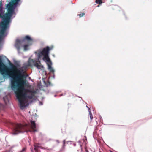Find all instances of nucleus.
I'll return each mask as SVG.
<instances>
[{
  "label": "nucleus",
  "mask_w": 152,
  "mask_h": 152,
  "mask_svg": "<svg viewBox=\"0 0 152 152\" xmlns=\"http://www.w3.org/2000/svg\"><path fill=\"white\" fill-rule=\"evenodd\" d=\"M31 129L29 130L30 132H35L37 131V129H35L36 127V124L35 122L32 120L31 121Z\"/></svg>",
  "instance_id": "nucleus-6"
},
{
  "label": "nucleus",
  "mask_w": 152,
  "mask_h": 152,
  "mask_svg": "<svg viewBox=\"0 0 152 152\" xmlns=\"http://www.w3.org/2000/svg\"><path fill=\"white\" fill-rule=\"evenodd\" d=\"M111 152H112V151H111Z\"/></svg>",
  "instance_id": "nucleus-18"
},
{
  "label": "nucleus",
  "mask_w": 152,
  "mask_h": 152,
  "mask_svg": "<svg viewBox=\"0 0 152 152\" xmlns=\"http://www.w3.org/2000/svg\"><path fill=\"white\" fill-rule=\"evenodd\" d=\"M30 45L29 44L25 45L23 46V48L24 50L26 51L28 50V47Z\"/></svg>",
  "instance_id": "nucleus-9"
},
{
  "label": "nucleus",
  "mask_w": 152,
  "mask_h": 152,
  "mask_svg": "<svg viewBox=\"0 0 152 152\" xmlns=\"http://www.w3.org/2000/svg\"><path fill=\"white\" fill-rule=\"evenodd\" d=\"M34 150H35L37 152H38V148L36 146V145H34Z\"/></svg>",
  "instance_id": "nucleus-13"
},
{
  "label": "nucleus",
  "mask_w": 152,
  "mask_h": 152,
  "mask_svg": "<svg viewBox=\"0 0 152 152\" xmlns=\"http://www.w3.org/2000/svg\"><path fill=\"white\" fill-rule=\"evenodd\" d=\"M26 40L29 42L32 41V39L29 36H26L23 38V41Z\"/></svg>",
  "instance_id": "nucleus-8"
},
{
  "label": "nucleus",
  "mask_w": 152,
  "mask_h": 152,
  "mask_svg": "<svg viewBox=\"0 0 152 152\" xmlns=\"http://www.w3.org/2000/svg\"><path fill=\"white\" fill-rule=\"evenodd\" d=\"M20 1L11 0V2L7 5V12L4 14V11L3 10L2 1H0V18H2V21L0 24V40L4 36L7 28L9 27L11 21V17L15 14V9Z\"/></svg>",
  "instance_id": "nucleus-2"
},
{
  "label": "nucleus",
  "mask_w": 152,
  "mask_h": 152,
  "mask_svg": "<svg viewBox=\"0 0 152 152\" xmlns=\"http://www.w3.org/2000/svg\"><path fill=\"white\" fill-rule=\"evenodd\" d=\"M50 20H51V19H52V18H50Z\"/></svg>",
  "instance_id": "nucleus-17"
},
{
  "label": "nucleus",
  "mask_w": 152,
  "mask_h": 152,
  "mask_svg": "<svg viewBox=\"0 0 152 152\" xmlns=\"http://www.w3.org/2000/svg\"><path fill=\"white\" fill-rule=\"evenodd\" d=\"M89 109L90 110V111H89L90 116V119H91V121L93 118V116L91 112V111L90 110V109Z\"/></svg>",
  "instance_id": "nucleus-11"
},
{
  "label": "nucleus",
  "mask_w": 152,
  "mask_h": 152,
  "mask_svg": "<svg viewBox=\"0 0 152 152\" xmlns=\"http://www.w3.org/2000/svg\"><path fill=\"white\" fill-rule=\"evenodd\" d=\"M21 41L19 39H17L16 40L15 44V46L18 50H20V46L21 45Z\"/></svg>",
  "instance_id": "nucleus-7"
},
{
  "label": "nucleus",
  "mask_w": 152,
  "mask_h": 152,
  "mask_svg": "<svg viewBox=\"0 0 152 152\" xmlns=\"http://www.w3.org/2000/svg\"><path fill=\"white\" fill-rule=\"evenodd\" d=\"M84 15H85V14L84 13H81L80 14L77 15L79 16L80 17H82V16Z\"/></svg>",
  "instance_id": "nucleus-12"
},
{
  "label": "nucleus",
  "mask_w": 152,
  "mask_h": 152,
  "mask_svg": "<svg viewBox=\"0 0 152 152\" xmlns=\"http://www.w3.org/2000/svg\"><path fill=\"white\" fill-rule=\"evenodd\" d=\"M53 48V46L49 47L47 46L43 48L42 50H39L37 55L38 60H39L42 57V60L46 63L48 69L51 72H53L54 70L51 67L52 63L49 58V51L52 50Z\"/></svg>",
  "instance_id": "nucleus-3"
},
{
  "label": "nucleus",
  "mask_w": 152,
  "mask_h": 152,
  "mask_svg": "<svg viewBox=\"0 0 152 152\" xmlns=\"http://www.w3.org/2000/svg\"><path fill=\"white\" fill-rule=\"evenodd\" d=\"M27 125H23L21 124H14L13 134H17L20 133L24 132L26 131Z\"/></svg>",
  "instance_id": "nucleus-4"
},
{
  "label": "nucleus",
  "mask_w": 152,
  "mask_h": 152,
  "mask_svg": "<svg viewBox=\"0 0 152 152\" xmlns=\"http://www.w3.org/2000/svg\"><path fill=\"white\" fill-rule=\"evenodd\" d=\"M56 141L58 143H59V141L58 140H56Z\"/></svg>",
  "instance_id": "nucleus-15"
},
{
  "label": "nucleus",
  "mask_w": 152,
  "mask_h": 152,
  "mask_svg": "<svg viewBox=\"0 0 152 152\" xmlns=\"http://www.w3.org/2000/svg\"><path fill=\"white\" fill-rule=\"evenodd\" d=\"M26 149L25 148H23V149L21 151V152H24L26 150Z\"/></svg>",
  "instance_id": "nucleus-14"
},
{
  "label": "nucleus",
  "mask_w": 152,
  "mask_h": 152,
  "mask_svg": "<svg viewBox=\"0 0 152 152\" xmlns=\"http://www.w3.org/2000/svg\"><path fill=\"white\" fill-rule=\"evenodd\" d=\"M95 2L99 5L101 4L102 3V0H96Z\"/></svg>",
  "instance_id": "nucleus-10"
},
{
  "label": "nucleus",
  "mask_w": 152,
  "mask_h": 152,
  "mask_svg": "<svg viewBox=\"0 0 152 152\" xmlns=\"http://www.w3.org/2000/svg\"><path fill=\"white\" fill-rule=\"evenodd\" d=\"M34 145H36V146L38 148V146L37 145V144H35Z\"/></svg>",
  "instance_id": "nucleus-16"
},
{
  "label": "nucleus",
  "mask_w": 152,
  "mask_h": 152,
  "mask_svg": "<svg viewBox=\"0 0 152 152\" xmlns=\"http://www.w3.org/2000/svg\"><path fill=\"white\" fill-rule=\"evenodd\" d=\"M11 66V68H7L0 57V72L4 77L7 75L12 78L11 88L15 92L20 107L22 108L25 107L27 99H31L34 98L37 92L34 90H30L25 88L23 86L24 82L22 79L23 75L16 66L12 64Z\"/></svg>",
  "instance_id": "nucleus-1"
},
{
  "label": "nucleus",
  "mask_w": 152,
  "mask_h": 152,
  "mask_svg": "<svg viewBox=\"0 0 152 152\" xmlns=\"http://www.w3.org/2000/svg\"><path fill=\"white\" fill-rule=\"evenodd\" d=\"M33 65L37 67L38 69H40L41 66L39 65L38 63L35 60L33 59H29L28 61L27 64L26 65L25 67L27 68L29 66Z\"/></svg>",
  "instance_id": "nucleus-5"
}]
</instances>
